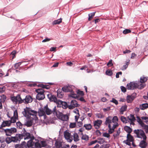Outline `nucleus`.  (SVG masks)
<instances>
[{"instance_id": "nucleus-1", "label": "nucleus", "mask_w": 148, "mask_h": 148, "mask_svg": "<svg viewBox=\"0 0 148 148\" xmlns=\"http://www.w3.org/2000/svg\"><path fill=\"white\" fill-rule=\"evenodd\" d=\"M37 112L32 110L30 108L26 107L22 112L24 116L27 119L24 125L27 127H30L32 125L34 120L37 118Z\"/></svg>"}, {"instance_id": "nucleus-2", "label": "nucleus", "mask_w": 148, "mask_h": 148, "mask_svg": "<svg viewBox=\"0 0 148 148\" xmlns=\"http://www.w3.org/2000/svg\"><path fill=\"white\" fill-rule=\"evenodd\" d=\"M18 138L19 140V142L20 141L21 139H23L24 137L25 140L32 139H34V137L32 135H31L30 134L27 132L25 128H23V132L21 134H17Z\"/></svg>"}, {"instance_id": "nucleus-3", "label": "nucleus", "mask_w": 148, "mask_h": 148, "mask_svg": "<svg viewBox=\"0 0 148 148\" xmlns=\"http://www.w3.org/2000/svg\"><path fill=\"white\" fill-rule=\"evenodd\" d=\"M145 86L144 84H140V85H139V83L133 82H130L127 85V89L130 90H134L137 88L141 89L143 88Z\"/></svg>"}, {"instance_id": "nucleus-4", "label": "nucleus", "mask_w": 148, "mask_h": 148, "mask_svg": "<svg viewBox=\"0 0 148 148\" xmlns=\"http://www.w3.org/2000/svg\"><path fill=\"white\" fill-rule=\"evenodd\" d=\"M134 132L136 134L137 138H143V140H146L147 137L143 130L141 129L135 130Z\"/></svg>"}, {"instance_id": "nucleus-5", "label": "nucleus", "mask_w": 148, "mask_h": 148, "mask_svg": "<svg viewBox=\"0 0 148 148\" xmlns=\"http://www.w3.org/2000/svg\"><path fill=\"white\" fill-rule=\"evenodd\" d=\"M35 91L37 93L36 96V98L37 99L40 100L44 99L45 98V95L44 94V90L42 88H38L35 90Z\"/></svg>"}, {"instance_id": "nucleus-6", "label": "nucleus", "mask_w": 148, "mask_h": 148, "mask_svg": "<svg viewBox=\"0 0 148 148\" xmlns=\"http://www.w3.org/2000/svg\"><path fill=\"white\" fill-rule=\"evenodd\" d=\"M5 141L7 144H9L12 142L15 143H19L17 134L14 136L7 137L5 139Z\"/></svg>"}, {"instance_id": "nucleus-7", "label": "nucleus", "mask_w": 148, "mask_h": 148, "mask_svg": "<svg viewBox=\"0 0 148 148\" xmlns=\"http://www.w3.org/2000/svg\"><path fill=\"white\" fill-rule=\"evenodd\" d=\"M56 116L58 118L63 121H67L69 119V117L67 115L63 114L61 112H57Z\"/></svg>"}, {"instance_id": "nucleus-8", "label": "nucleus", "mask_w": 148, "mask_h": 148, "mask_svg": "<svg viewBox=\"0 0 148 148\" xmlns=\"http://www.w3.org/2000/svg\"><path fill=\"white\" fill-rule=\"evenodd\" d=\"M20 99L21 100L19 101V102L21 103H24L25 104H27L29 103H30L33 100V99L30 95H26L25 98L23 99H22L21 98Z\"/></svg>"}, {"instance_id": "nucleus-9", "label": "nucleus", "mask_w": 148, "mask_h": 148, "mask_svg": "<svg viewBox=\"0 0 148 148\" xmlns=\"http://www.w3.org/2000/svg\"><path fill=\"white\" fill-rule=\"evenodd\" d=\"M56 108L55 106L53 108L52 110L49 108L47 105L45 106V114L47 115H49L53 113L54 115H56L57 111H56Z\"/></svg>"}, {"instance_id": "nucleus-10", "label": "nucleus", "mask_w": 148, "mask_h": 148, "mask_svg": "<svg viewBox=\"0 0 148 148\" xmlns=\"http://www.w3.org/2000/svg\"><path fill=\"white\" fill-rule=\"evenodd\" d=\"M3 130L7 136H10L12 134L17 132L16 129L14 127H11L10 129H6Z\"/></svg>"}, {"instance_id": "nucleus-11", "label": "nucleus", "mask_w": 148, "mask_h": 148, "mask_svg": "<svg viewBox=\"0 0 148 148\" xmlns=\"http://www.w3.org/2000/svg\"><path fill=\"white\" fill-rule=\"evenodd\" d=\"M136 93H133L131 95H128L126 97V101L127 103H131L136 97Z\"/></svg>"}, {"instance_id": "nucleus-12", "label": "nucleus", "mask_w": 148, "mask_h": 148, "mask_svg": "<svg viewBox=\"0 0 148 148\" xmlns=\"http://www.w3.org/2000/svg\"><path fill=\"white\" fill-rule=\"evenodd\" d=\"M72 135V132L70 133L67 131V130L65 131L64 133V136L65 138L67 140V141L71 143L72 141V139H71V136Z\"/></svg>"}, {"instance_id": "nucleus-13", "label": "nucleus", "mask_w": 148, "mask_h": 148, "mask_svg": "<svg viewBox=\"0 0 148 148\" xmlns=\"http://www.w3.org/2000/svg\"><path fill=\"white\" fill-rule=\"evenodd\" d=\"M80 105L77 103V102L75 100H72L71 102V104L68 105V108L69 109H72L75 107H79Z\"/></svg>"}, {"instance_id": "nucleus-14", "label": "nucleus", "mask_w": 148, "mask_h": 148, "mask_svg": "<svg viewBox=\"0 0 148 148\" xmlns=\"http://www.w3.org/2000/svg\"><path fill=\"white\" fill-rule=\"evenodd\" d=\"M20 98H21V97L20 94H18L16 96H13L10 97L12 101L16 104H17V102H18V103L21 104L19 102V101L21 100Z\"/></svg>"}, {"instance_id": "nucleus-15", "label": "nucleus", "mask_w": 148, "mask_h": 148, "mask_svg": "<svg viewBox=\"0 0 148 148\" xmlns=\"http://www.w3.org/2000/svg\"><path fill=\"white\" fill-rule=\"evenodd\" d=\"M71 139H72V141L73 140L76 143L80 140L78 134L75 132H72V135L71 136Z\"/></svg>"}, {"instance_id": "nucleus-16", "label": "nucleus", "mask_w": 148, "mask_h": 148, "mask_svg": "<svg viewBox=\"0 0 148 148\" xmlns=\"http://www.w3.org/2000/svg\"><path fill=\"white\" fill-rule=\"evenodd\" d=\"M47 96L50 102H53L55 103L56 101L57 98L55 95L50 93L47 95Z\"/></svg>"}, {"instance_id": "nucleus-17", "label": "nucleus", "mask_w": 148, "mask_h": 148, "mask_svg": "<svg viewBox=\"0 0 148 148\" xmlns=\"http://www.w3.org/2000/svg\"><path fill=\"white\" fill-rule=\"evenodd\" d=\"M102 123V121L101 120H98L95 121L94 122V126L95 129H99Z\"/></svg>"}, {"instance_id": "nucleus-18", "label": "nucleus", "mask_w": 148, "mask_h": 148, "mask_svg": "<svg viewBox=\"0 0 148 148\" xmlns=\"http://www.w3.org/2000/svg\"><path fill=\"white\" fill-rule=\"evenodd\" d=\"M12 123V122L9 121H5L2 123L1 126L0 127V129H1L2 127H4L5 126H10Z\"/></svg>"}, {"instance_id": "nucleus-19", "label": "nucleus", "mask_w": 148, "mask_h": 148, "mask_svg": "<svg viewBox=\"0 0 148 148\" xmlns=\"http://www.w3.org/2000/svg\"><path fill=\"white\" fill-rule=\"evenodd\" d=\"M25 141L22 142L20 144H16L15 145V148H27Z\"/></svg>"}, {"instance_id": "nucleus-20", "label": "nucleus", "mask_w": 148, "mask_h": 148, "mask_svg": "<svg viewBox=\"0 0 148 148\" xmlns=\"http://www.w3.org/2000/svg\"><path fill=\"white\" fill-rule=\"evenodd\" d=\"M146 140H141L140 142L139 146L141 148H145L147 145V143L146 142Z\"/></svg>"}, {"instance_id": "nucleus-21", "label": "nucleus", "mask_w": 148, "mask_h": 148, "mask_svg": "<svg viewBox=\"0 0 148 148\" xmlns=\"http://www.w3.org/2000/svg\"><path fill=\"white\" fill-rule=\"evenodd\" d=\"M147 79V77H144V76L141 77L140 79V82H138V83H139V85H140V84H143V83L146 82ZM144 84L145 86H146L144 84Z\"/></svg>"}, {"instance_id": "nucleus-22", "label": "nucleus", "mask_w": 148, "mask_h": 148, "mask_svg": "<svg viewBox=\"0 0 148 148\" xmlns=\"http://www.w3.org/2000/svg\"><path fill=\"white\" fill-rule=\"evenodd\" d=\"M112 117L110 116H109L106 118L105 124L106 125H110V124L112 122Z\"/></svg>"}, {"instance_id": "nucleus-23", "label": "nucleus", "mask_w": 148, "mask_h": 148, "mask_svg": "<svg viewBox=\"0 0 148 148\" xmlns=\"http://www.w3.org/2000/svg\"><path fill=\"white\" fill-rule=\"evenodd\" d=\"M38 113L40 116H42L45 115V106L44 108H41L39 109Z\"/></svg>"}, {"instance_id": "nucleus-24", "label": "nucleus", "mask_w": 148, "mask_h": 148, "mask_svg": "<svg viewBox=\"0 0 148 148\" xmlns=\"http://www.w3.org/2000/svg\"><path fill=\"white\" fill-rule=\"evenodd\" d=\"M62 90L65 92H72L73 90L68 86H65L62 88Z\"/></svg>"}, {"instance_id": "nucleus-25", "label": "nucleus", "mask_w": 148, "mask_h": 148, "mask_svg": "<svg viewBox=\"0 0 148 148\" xmlns=\"http://www.w3.org/2000/svg\"><path fill=\"white\" fill-rule=\"evenodd\" d=\"M139 108L141 110H144L148 108V103H145L140 104L139 106Z\"/></svg>"}, {"instance_id": "nucleus-26", "label": "nucleus", "mask_w": 148, "mask_h": 148, "mask_svg": "<svg viewBox=\"0 0 148 148\" xmlns=\"http://www.w3.org/2000/svg\"><path fill=\"white\" fill-rule=\"evenodd\" d=\"M123 129L128 134H130L132 131V128L127 126H124Z\"/></svg>"}, {"instance_id": "nucleus-27", "label": "nucleus", "mask_w": 148, "mask_h": 148, "mask_svg": "<svg viewBox=\"0 0 148 148\" xmlns=\"http://www.w3.org/2000/svg\"><path fill=\"white\" fill-rule=\"evenodd\" d=\"M126 141H129L130 142H133L134 140L133 137L130 134H128L127 136Z\"/></svg>"}, {"instance_id": "nucleus-28", "label": "nucleus", "mask_w": 148, "mask_h": 148, "mask_svg": "<svg viewBox=\"0 0 148 148\" xmlns=\"http://www.w3.org/2000/svg\"><path fill=\"white\" fill-rule=\"evenodd\" d=\"M55 145L57 148H61L63 147L62 143L59 141H56Z\"/></svg>"}, {"instance_id": "nucleus-29", "label": "nucleus", "mask_w": 148, "mask_h": 148, "mask_svg": "<svg viewBox=\"0 0 148 148\" xmlns=\"http://www.w3.org/2000/svg\"><path fill=\"white\" fill-rule=\"evenodd\" d=\"M127 106L126 105L123 106L121 107L120 109V113L121 114H123L124 112L127 109Z\"/></svg>"}, {"instance_id": "nucleus-30", "label": "nucleus", "mask_w": 148, "mask_h": 148, "mask_svg": "<svg viewBox=\"0 0 148 148\" xmlns=\"http://www.w3.org/2000/svg\"><path fill=\"white\" fill-rule=\"evenodd\" d=\"M30 140L28 141L27 142V143L26 144V146L27 147V148H30L31 146H32V140H34V139H30Z\"/></svg>"}, {"instance_id": "nucleus-31", "label": "nucleus", "mask_w": 148, "mask_h": 148, "mask_svg": "<svg viewBox=\"0 0 148 148\" xmlns=\"http://www.w3.org/2000/svg\"><path fill=\"white\" fill-rule=\"evenodd\" d=\"M62 19L60 18L56 20H54L52 23L53 25L59 24L62 22Z\"/></svg>"}, {"instance_id": "nucleus-32", "label": "nucleus", "mask_w": 148, "mask_h": 148, "mask_svg": "<svg viewBox=\"0 0 148 148\" xmlns=\"http://www.w3.org/2000/svg\"><path fill=\"white\" fill-rule=\"evenodd\" d=\"M84 127L88 130H89L92 128V125L90 124H85L84 125Z\"/></svg>"}, {"instance_id": "nucleus-33", "label": "nucleus", "mask_w": 148, "mask_h": 148, "mask_svg": "<svg viewBox=\"0 0 148 148\" xmlns=\"http://www.w3.org/2000/svg\"><path fill=\"white\" fill-rule=\"evenodd\" d=\"M127 118L131 122L134 121L136 120L133 114H130V118H129V116H128Z\"/></svg>"}, {"instance_id": "nucleus-34", "label": "nucleus", "mask_w": 148, "mask_h": 148, "mask_svg": "<svg viewBox=\"0 0 148 148\" xmlns=\"http://www.w3.org/2000/svg\"><path fill=\"white\" fill-rule=\"evenodd\" d=\"M62 102L63 101L60 100H58L57 99L55 103L57 105V107H61Z\"/></svg>"}, {"instance_id": "nucleus-35", "label": "nucleus", "mask_w": 148, "mask_h": 148, "mask_svg": "<svg viewBox=\"0 0 148 148\" xmlns=\"http://www.w3.org/2000/svg\"><path fill=\"white\" fill-rule=\"evenodd\" d=\"M81 139L82 140H84L86 141H88L89 139V137L86 134H84L81 137Z\"/></svg>"}, {"instance_id": "nucleus-36", "label": "nucleus", "mask_w": 148, "mask_h": 148, "mask_svg": "<svg viewBox=\"0 0 148 148\" xmlns=\"http://www.w3.org/2000/svg\"><path fill=\"white\" fill-rule=\"evenodd\" d=\"M61 107L64 109H66L68 108V106L66 102L63 101L61 105Z\"/></svg>"}, {"instance_id": "nucleus-37", "label": "nucleus", "mask_w": 148, "mask_h": 148, "mask_svg": "<svg viewBox=\"0 0 148 148\" xmlns=\"http://www.w3.org/2000/svg\"><path fill=\"white\" fill-rule=\"evenodd\" d=\"M39 141L37 140V141L35 142L34 147L36 148H41L40 144L39 143Z\"/></svg>"}, {"instance_id": "nucleus-38", "label": "nucleus", "mask_w": 148, "mask_h": 148, "mask_svg": "<svg viewBox=\"0 0 148 148\" xmlns=\"http://www.w3.org/2000/svg\"><path fill=\"white\" fill-rule=\"evenodd\" d=\"M95 12L91 13L88 14V20L89 21H90L91 20L92 17L95 16Z\"/></svg>"}, {"instance_id": "nucleus-39", "label": "nucleus", "mask_w": 148, "mask_h": 148, "mask_svg": "<svg viewBox=\"0 0 148 148\" xmlns=\"http://www.w3.org/2000/svg\"><path fill=\"white\" fill-rule=\"evenodd\" d=\"M108 127L109 129V130L108 131L109 134H111L114 132V128H111L110 125H108Z\"/></svg>"}, {"instance_id": "nucleus-40", "label": "nucleus", "mask_w": 148, "mask_h": 148, "mask_svg": "<svg viewBox=\"0 0 148 148\" xmlns=\"http://www.w3.org/2000/svg\"><path fill=\"white\" fill-rule=\"evenodd\" d=\"M112 122L115 123H116L118 121V119L116 116H114L112 119Z\"/></svg>"}, {"instance_id": "nucleus-41", "label": "nucleus", "mask_w": 148, "mask_h": 148, "mask_svg": "<svg viewBox=\"0 0 148 148\" xmlns=\"http://www.w3.org/2000/svg\"><path fill=\"white\" fill-rule=\"evenodd\" d=\"M17 128L21 129L22 128L23 124L21 123L20 122L18 121L16 123Z\"/></svg>"}, {"instance_id": "nucleus-42", "label": "nucleus", "mask_w": 148, "mask_h": 148, "mask_svg": "<svg viewBox=\"0 0 148 148\" xmlns=\"http://www.w3.org/2000/svg\"><path fill=\"white\" fill-rule=\"evenodd\" d=\"M98 139L99 140L98 141H97V142L100 144H102L103 143L105 142V140L102 138H99Z\"/></svg>"}, {"instance_id": "nucleus-43", "label": "nucleus", "mask_w": 148, "mask_h": 148, "mask_svg": "<svg viewBox=\"0 0 148 148\" xmlns=\"http://www.w3.org/2000/svg\"><path fill=\"white\" fill-rule=\"evenodd\" d=\"M25 62L22 61L18 63H16L15 64L14 67L15 68V69H17L18 67L19 66H20V65L22 63Z\"/></svg>"}, {"instance_id": "nucleus-44", "label": "nucleus", "mask_w": 148, "mask_h": 148, "mask_svg": "<svg viewBox=\"0 0 148 148\" xmlns=\"http://www.w3.org/2000/svg\"><path fill=\"white\" fill-rule=\"evenodd\" d=\"M121 121L124 123H127V120L126 118L124 116L121 117Z\"/></svg>"}, {"instance_id": "nucleus-45", "label": "nucleus", "mask_w": 148, "mask_h": 148, "mask_svg": "<svg viewBox=\"0 0 148 148\" xmlns=\"http://www.w3.org/2000/svg\"><path fill=\"white\" fill-rule=\"evenodd\" d=\"M106 75L109 76H111L112 75V72L111 70L108 69L106 71Z\"/></svg>"}, {"instance_id": "nucleus-46", "label": "nucleus", "mask_w": 148, "mask_h": 148, "mask_svg": "<svg viewBox=\"0 0 148 148\" xmlns=\"http://www.w3.org/2000/svg\"><path fill=\"white\" fill-rule=\"evenodd\" d=\"M120 128H119L116 134H114L113 136L114 138L118 136L119 135L120 133Z\"/></svg>"}, {"instance_id": "nucleus-47", "label": "nucleus", "mask_w": 148, "mask_h": 148, "mask_svg": "<svg viewBox=\"0 0 148 148\" xmlns=\"http://www.w3.org/2000/svg\"><path fill=\"white\" fill-rule=\"evenodd\" d=\"M131 32V31L128 29H125L123 31V34H126Z\"/></svg>"}, {"instance_id": "nucleus-48", "label": "nucleus", "mask_w": 148, "mask_h": 148, "mask_svg": "<svg viewBox=\"0 0 148 148\" xmlns=\"http://www.w3.org/2000/svg\"><path fill=\"white\" fill-rule=\"evenodd\" d=\"M17 119L18 118H16L15 117H12L11 118L10 120L9 121L12 122V123H14L16 122V119Z\"/></svg>"}, {"instance_id": "nucleus-49", "label": "nucleus", "mask_w": 148, "mask_h": 148, "mask_svg": "<svg viewBox=\"0 0 148 148\" xmlns=\"http://www.w3.org/2000/svg\"><path fill=\"white\" fill-rule=\"evenodd\" d=\"M40 143H41V144H40L41 147H45L47 145L46 142L45 141H40Z\"/></svg>"}, {"instance_id": "nucleus-50", "label": "nucleus", "mask_w": 148, "mask_h": 148, "mask_svg": "<svg viewBox=\"0 0 148 148\" xmlns=\"http://www.w3.org/2000/svg\"><path fill=\"white\" fill-rule=\"evenodd\" d=\"M16 53V51L15 50L13 51L10 54V56H12V59H13L15 57Z\"/></svg>"}, {"instance_id": "nucleus-51", "label": "nucleus", "mask_w": 148, "mask_h": 148, "mask_svg": "<svg viewBox=\"0 0 148 148\" xmlns=\"http://www.w3.org/2000/svg\"><path fill=\"white\" fill-rule=\"evenodd\" d=\"M110 134H109V133H107V132H105L103 134V137H107L108 138H110Z\"/></svg>"}, {"instance_id": "nucleus-52", "label": "nucleus", "mask_w": 148, "mask_h": 148, "mask_svg": "<svg viewBox=\"0 0 148 148\" xmlns=\"http://www.w3.org/2000/svg\"><path fill=\"white\" fill-rule=\"evenodd\" d=\"M110 102L114 103L116 105H117L118 104V101L114 98H112V100H111Z\"/></svg>"}, {"instance_id": "nucleus-53", "label": "nucleus", "mask_w": 148, "mask_h": 148, "mask_svg": "<svg viewBox=\"0 0 148 148\" xmlns=\"http://www.w3.org/2000/svg\"><path fill=\"white\" fill-rule=\"evenodd\" d=\"M95 134L97 136H100L101 135V133L98 130H97L95 132Z\"/></svg>"}, {"instance_id": "nucleus-54", "label": "nucleus", "mask_w": 148, "mask_h": 148, "mask_svg": "<svg viewBox=\"0 0 148 148\" xmlns=\"http://www.w3.org/2000/svg\"><path fill=\"white\" fill-rule=\"evenodd\" d=\"M76 123H70V127L71 128H74L76 127Z\"/></svg>"}, {"instance_id": "nucleus-55", "label": "nucleus", "mask_w": 148, "mask_h": 148, "mask_svg": "<svg viewBox=\"0 0 148 148\" xmlns=\"http://www.w3.org/2000/svg\"><path fill=\"white\" fill-rule=\"evenodd\" d=\"M14 117H15L16 118H18V114L17 110H14Z\"/></svg>"}, {"instance_id": "nucleus-56", "label": "nucleus", "mask_w": 148, "mask_h": 148, "mask_svg": "<svg viewBox=\"0 0 148 148\" xmlns=\"http://www.w3.org/2000/svg\"><path fill=\"white\" fill-rule=\"evenodd\" d=\"M121 89L122 92H125L126 91V88L123 86H121Z\"/></svg>"}, {"instance_id": "nucleus-57", "label": "nucleus", "mask_w": 148, "mask_h": 148, "mask_svg": "<svg viewBox=\"0 0 148 148\" xmlns=\"http://www.w3.org/2000/svg\"><path fill=\"white\" fill-rule=\"evenodd\" d=\"M97 142V140H95L91 141L88 143V145L90 146L93 144H95Z\"/></svg>"}, {"instance_id": "nucleus-58", "label": "nucleus", "mask_w": 148, "mask_h": 148, "mask_svg": "<svg viewBox=\"0 0 148 148\" xmlns=\"http://www.w3.org/2000/svg\"><path fill=\"white\" fill-rule=\"evenodd\" d=\"M51 40V38H48L47 37H46V38L45 39L43 40L42 41V42H46L49 41L50 40Z\"/></svg>"}, {"instance_id": "nucleus-59", "label": "nucleus", "mask_w": 148, "mask_h": 148, "mask_svg": "<svg viewBox=\"0 0 148 148\" xmlns=\"http://www.w3.org/2000/svg\"><path fill=\"white\" fill-rule=\"evenodd\" d=\"M96 116L99 118L101 119L103 117V116L101 113L98 114Z\"/></svg>"}, {"instance_id": "nucleus-60", "label": "nucleus", "mask_w": 148, "mask_h": 148, "mask_svg": "<svg viewBox=\"0 0 148 148\" xmlns=\"http://www.w3.org/2000/svg\"><path fill=\"white\" fill-rule=\"evenodd\" d=\"M73 112L76 114H77L78 115H79V116H80L79 113V111L78 109L77 108L73 110Z\"/></svg>"}, {"instance_id": "nucleus-61", "label": "nucleus", "mask_w": 148, "mask_h": 148, "mask_svg": "<svg viewBox=\"0 0 148 148\" xmlns=\"http://www.w3.org/2000/svg\"><path fill=\"white\" fill-rule=\"evenodd\" d=\"M122 74V72L121 71H120V72L117 73H116V78H119V75H121Z\"/></svg>"}, {"instance_id": "nucleus-62", "label": "nucleus", "mask_w": 148, "mask_h": 148, "mask_svg": "<svg viewBox=\"0 0 148 148\" xmlns=\"http://www.w3.org/2000/svg\"><path fill=\"white\" fill-rule=\"evenodd\" d=\"M137 122L140 124L142 122V120L138 116L136 117Z\"/></svg>"}, {"instance_id": "nucleus-63", "label": "nucleus", "mask_w": 148, "mask_h": 148, "mask_svg": "<svg viewBox=\"0 0 148 148\" xmlns=\"http://www.w3.org/2000/svg\"><path fill=\"white\" fill-rule=\"evenodd\" d=\"M50 88V86L48 85H44L43 88H45L47 89H49Z\"/></svg>"}, {"instance_id": "nucleus-64", "label": "nucleus", "mask_w": 148, "mask_h": 148, "mask_svg": "<svg viewBox=\"0 0 148 148\" xmlns=\"http://www.w3.org/2000/svg\"><path fill=\"white\" fill-rule=\"evenodd\" d=\"M139 124L140 125L141 127L143 128L144 129V128H145L146 126L147 125H145V123L143 122V121Z\"/></svg>"}]
</instances>
